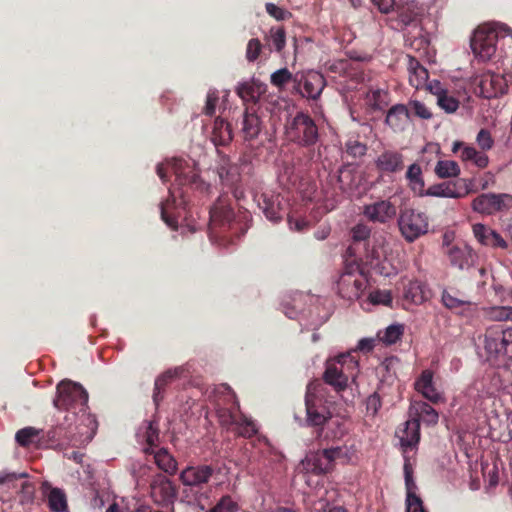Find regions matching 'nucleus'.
I'll use <instances>...</instances> for the list:
<instances>
[{
	"instance_id": "f257e3e1",
	"label": "nucleus",
	"mask_w": 512,
	"mask_h": 512,
	"mask_svg": "<svg viewBox=\"0 0 512 512\" xmlns=\"http://www.w3.org/2000/svg\"><path fill=\"white\" fill-rule=\"evenodd\" d=\"M157 175L163 181H167L168 173L175 175V183L169 189V197L160 204L161 219L165 224H178L173 210L179 205H186L189 202V191L199 194L201 197H208L212 187L199 175L197 164L193 160L173 158L166 163H160L156 168Z\"/></svg>"
},
{
	"instance_id": "f03ea898",
	"label": "nucleus",
	"mask_w": 512,
	"mask_h": 512,
	"mask_svg": "<svg viewBox=\"0 0 512 512\" xmlns=\"http://www.w3.org/2000/svg\"><path fill=\"white\" fill-rule=\"evenodd\" d=\"M53 405L58 410H65V420H90L88 409V393L79 383L62 380L56 387Z\"/></svg>"
},
{
	"instance_id": "7ed1b4c3",
	"label": "nucleus",
	"mask_w": 512,
	"mask_h": 512,
	"mask_svg": "<svg viewBox=\"0 0 512 512\" xmlns=\"http://www.w3.org/2000/svg\"><path fill=\"white\" fill-rule=\"evenodd\" d=\"M285 134L290 142L307 148L309 160H313L320 134L315 120L309 114L297 112L294 117L288 119L285 124Z\"/></svg>"
},
{
	"instance_id": "20e7f679",
	"label": "nucleus",
	"mask_w": 512,
	"mask_h": 512,
	"mask_svg": "<svg viewBox=\"0 0 512 512\" xmlns=\"http://www.w3.org/2000/svg\"><path fill=\"white\" fill-rule=\"evenodd\" d=\"M346 369H358V361L350 353L327 360L323 373L324 383L332 386L337 392L344 391L348 386L349 377L353 376L352 372L347 374Z\"/></svg>"
},
{
	"instance_id": "39448f33",
	"label": "nucleus",
	"mask_w": 512,
	"mask_h": 512,
	"mask_svg": "<svg viewBox=\"0 0 512 512\" xmlns=\"http://www.w3.org/2000/svg\"><path fill=\"white\" fill-rule=\"evenodd\" d=\"M350 238L351 243L346 253L354 262L372 263L373 260L379 259L378 250L375 244H372L369 226H353Z\"/></svg>"
},
{
	"instance_id": "423d86ee",
	"label": "nucleus",
	"mask_w": 512,
	"mask_h": 512,
	"mask_svg": "<svg viewBox=\"0 0 512 512\" xmlns=\"http://www.w3.org/2000/svg\"><path fill=\"white\" fill-rule=\"evenodd\" d=\"M484 349L490 358L512 359V327H488L485 332Z\"/></svg>"
},
{
	"instance_id": "0eeeda50",
	"label": "nucleus",
	"mask_w": 512,
	"mask_h": 512,
	"mask_svg": "<svg viewBox=\"0 0 512 512\" xmlns=\"http://www.w3.org/2000/svg\"><path fill=\"white\" fill-rule=\"evenodd\" d=\"M320 388V383H310L305 395L306 421L313 427H322L332 417L326 403L319 396Z\"/></svg>"
},
{
	"instance_id": "6e6552de",
	"label": "nucleus",
	"mask_w": 512,
	"mask_h": 512,
	"mask_svg": "<svg viewBox=\"0 0 512 512\" xmlns=\"http://www.w3.org/2000/svg\"><path fill=\"white\" fill-rule=\"evenodd\" d=\"M498 37L495 29L479 26L470 40L474 56L480 61H489L496 53Z\"/></svg>"
},
{
	"instance_id": "1a4fd4ad",
	"label": "nucleus",
	"mask_w": 512,
	"mask_h": 512,
	"mask_svg": "<svg viewBox=\"0 0 512 512\" xmlns=\"http://www.w3.org/2000/svg\"><path fill=\"white\" fill-rule=\"evenodd\" d=\"M343 455L344 453L341 447L318 450L307 455L302 465L307 472H311L315 475L326 474L333 470L335 461Z\"/></svg>"
},
{
	"instance_id": "9d476101",
	"label": "nucleus",
	"mask_w": 512,
	"mask_h": 512,
	"mask_svg": "<svg viewBox=\"0 0 512 512\" xmlns=\"http://www.w3.org/2000/svg\"><path fill=\"white\" fill-rule=\"evenodd\" d=\"M81 434L83 432L78 420L66 421L64 417L62 422L47 431L46 438L51 446H74L80 441L78 435Z\"/></svg>"
},
{
	"instance_id": "9b49d317",
	"label": "nucleus",
	"mask_w": 512,
	"mask_h": 512,
	"mask_svg": "<svg viewBox=\"0 0 512 512\" xmlns=\"http://www.w3.org/2000/svg\"><path fill=\"white\" fill-rule=\"evenodd\" d=\"M215 467L211 464L190 465L185 467L179 475V480L191 491L200 492L215 474Z\"/></svg>"
},
{
	"instance_id": "f8f14e48",
	"label": "nucleus",
	"mask_w": 512,
	"mask_h": 512,
	"mask_svg": "<svg viewBox=\"0 0 512 512\" xmlns=\"http://www.w3.org/2000/svg\"><path fill=\"white\" fill-rule=\"evenodd\" d=\"M150 497L159 506L173 505L177 498V489L172 481L163 474L153 475L150 482Z\"/></svg>"
},
{
	"instance_id": "ddd939ff",
	"label": "nucleus",
	"mask_w": 512,
	"mask_h": 512,
	"mask_svg": "<svg viewBox=\"0 0 512 512\" xmlns=\"http://www.w3.org/2000/svg\"><path fill=\"white\" fill-rule=\"evenodd\" d=\"M443 254L448 259L450 266L460 271L469 270L477 259V254L473 249L463 242H457L455 246L446 249Z\"/></svg>"
},
{
	"instance_id": "4468645a",
	"label": "nucleus",
	"mask_w": 512,
	"mask_h": 512,
	"mask_svg": "<svg viewBox=\"0 0 512 512\" xmlns=\"http://www.w3.org/2000/svg\"><path fill=\"white\" fill-rule=\"evenodd\" d=\"M472 206L477 212L492 214L512 207V196L508 194H481L473 200Z\"/></svg>"
},
{
	"instance_id": "2eb2a0df",
	"label": "nucleus",
	"mask_w": 512,
	"mask_h": 512,
	"mask_svg": "<svg viewBox=\"0 0 512 512\" xmlns=\"http://www.w3.org/2000/svg\"><path fill=\"white\" fill-rule=\"evenodd\" d=\"M324 87L323 75L318 72H310L306 76H302L300 80L295 77L293 89L303 97L316 100L320 97Z\"/></svg>"
},
{
	"instance_id": "dca6fc26",
	"label": "nucleus",
	"mask_w": 512,
	"mask_h": 512,
	"mask_svg": "<svg viewBox=\"0 0 512 512\" xmlns=\"http://www.w3.org/2000/svg\"><path fill=\"white\" fill-rule=\"evenodd\" d=\"M478 88L482 97L491 99L506 93L508 84L503 75L488 71L480 76Z\"/></svg>"
},
{
	"instance_id": "f3484780",
	"label": "nucleus",
	"mask_w": 512,
	"mask_h": 512,
	"mask_svg": "<svg viewBox=\"0 0 512 512\" xmlns=\"http://www.w3.org/2000/svg\"><path fill=\"white\" fill-rule=\"evenodd\" d=\"M210 223L209 224H231L236 221L240 224V220H237L236 213L231 206L230 199L227 195H220L215 203L209 210Z\"/></svg>"
},
{
	"instance_id": "a211bd4d",
	"label": "nucleus",
	"mask_w": 512,
	"mask_h": 512,
	"mask_svg": "<svg viewBox=\"0 0 512 512\" xmlns=\"http://www.w3.org/2000/svg\"><path fill=\"white\" fill-rule=\"evenodd\" d=\"M283 198L280 194L263 193L259 201V207L262 209L269 221H281L284 215H287V209L282 205Z\"/></svg>"
},
{
	"instance_id": "6ab92c4d",
	"label": "nucleus",
	"mask_w": 512,
	"mask_h": 512,
	"mask_svg": "<svg viewBox=\"0 0 512 512\" xmlns=\"http://www.w3.org/2000/svg\"><path fill=\"white\" fill-rule=\"evenodd\" d=\"M375 167L383 174L398 173L404 168V156L395 150H384L376 158Z\"/></svg>"
},
{
	"instance_id": "aec40b11",
	"label": "nucleus",
	"mask_w": 512,
	"mask_h": 512,
	"mask_svg": "<svg viewBox=\"0 0 512 512\" xmlns=\"http://www.w3.org/2000/svg\"><path fill=\"white\" fill-rule=\"evenodd\" d=\"M363 213L370 221L385 223L396 215V207L388 200H380L366 205Z\"/></svg>"
},
{
	"instance_id": "412c9836",
	"label": "nucleus",
	"mask_w": 512,
	"mask_h": 512,
	"mask_svg": "<svg viewBox=\"0 0 512 512\" xmlns=\"http://www.w3.org/2000/svg\"><path fill=\"white\" fill-rule=\"evenodd\" d=\"M401 446L405 451L415 448L420 441V424L418 419H409L396 431Z\"/></svg>"
},
{
	"instance_id": "4be33fe9",
	"label": "nucleus",
	"mask_w": 512,
	"mask_h": 512,
	"mask_svg": "<svg viewBox=\"0 0 512 512\" xmlns=\"http://www.w3.org/2000/svg\"><path fill=\"white\" fill-rule=\"evenodd\" d=\"M415 390L423 395L424 398L436 404L443 400L440 392L433 382V372L431 370H423L414 383Z\"/></svg>"
},
{
	"instance_id": "5701e85b",
	"label": "nucleus",
	"mask_w": 512,
	"mask_h": 512,
	"mask_svg": "<svg viewBox=\"0 0 512 512\" xmlns=\"http://www.w3.org/2000/svg\"><path fill=\"white\" fill-rule=\"evenodd\" d=\"M262 130V121L253 106H246L243 113L241 133L245 141L258 137Z\"/></svg>"
},
{
	"instance_id": "b1692460",
	"label": "nucleus",
	"mask_w": 512,
	"mask_h": 512,
	"mask_svg": "<svg viewBox=\"0 0 512 512\" xmlns=\"http://www.w3.org/2000/svg\"><path fill=\"white\" fill-rule=\"evenodd\" d=\"M337 288L342 298L357 299L364 288V281L361 278H355L351 273H344L340 276Z\"/></svg>"
},
{
	"instance_id": "393cba45",
	"label": "nucleus",
	"mask_w": 512,
	"mask_h": 512,
	"mask_svg": "<svg viewBox=\"0 0 512 512\" xmlns=\"http://www.w3.org/2000/svg\"><path fill=\"white\" fill-rule=\"evenodd\" d=\"M235 92L242 99L245 106H248V103L255 105L261 94L264 93V86L260 81L252 79L239 83Z\"/></svg>"
},
{
	"instance_id": "a878e982",
	"label": "nucleus",
	"mask_w": 512,
	"mask_h": 512,
	"mask_svg": "<svg viewBox=\"0 0 512 512\" xmlns=\"http://www.w3.org/2000/svg\"><path fill=\"white\" fill-rule=\"evenodd\" d=\"M411 419H418L426 425H436L439 420L438 412L424 401H415L410 406Z\"/></svg>"
},
{
	"instance_id": "bb28decb",
	"label": "nucleus",
	"mask_w": 512,
	"mask_h": 512,
	"mask_svg": "<svg viewBox=\"0 0 512 512\" xmlns=\"http://www.w3.org/2000/svg\"><path fill=\"white\" fill-rule=\"evenodd\" d=\"M407 58L410 85L416 89L423 88L427 85L429 78L428 70L415 57L407 56Z\"/></svg>"
},
{
	"instance_id": "cd10ccee",
	"label": "nucleus",
	"mask_w": 512,
	"mask_h": 512,
	"mask_svg": "<svg viewBox=\"0 0 512 512\" xmlns=\"http://www.w3.org/2000/svg\"><path fill=\"white\" fill-rule=\"evenodd\" d=\"M184 369L182 367H176L174 369H169L159 375L154 383V391H153V402L156 407L159 406L160 402L163 400V391L165 387L171 383L174 379L180 377L183 373Z\"/></svg>"
},
{
	"instance_id": "c85d7f7f",
	"label": "nucleus",
	"mask_w": 512,
	"mask_h": 512,
	"mask_svg": "<svg viewBox=\"0 0 512 512\" xmlns=\"http://www.w3.org/2000/svg\"><path fill=\"white\" fill-rule=\"evenodd\" d=\"M138 437L141 438L147 447L143 449L144 453L152 454L159 441V427L155 421H145L139 428Z\"/></svg>"
},
{
	"instance_id": "c756f323",
	"label": "nucleus",
	"mask_w": 512,
	"mask_h": 512,
	"mask_svg": "<svg viewBox=\"0 0 512 512\" xmlns=\"http://www.w3.org/2000/svg\"><path fill=\"white\" fill-rule=\"evenodd\" d=\"M409 119L410 111L408 108L404 104H397L388 110L385 122L393 130L400 131L404 129Z\"/></svg>"
},
{
	"instance_id": "7c9ffc66",
	"label": "nucleus",
	"mask_w": 512,
	"mask_h": 512,
	"mask_svg": "<svg viewBox=\"0 0 512 512\" xmlns=\"http://www.w3.org/2000/svg\"><path fill=\"white\" fill-rule=\"evenodd\" d=\"M24 477H26V474L24 473L17 474L0 472V487H5L7 491H18L19 489H21L23 492L27 494H32L34 491V487L30 482L24 481L19 483V481Z\"/></svg>"
},
{
	"instance_id": "2f4dec72",
	"label": "nucleus",
	"mask_w": 512,
	"mask_h": 512,
	"mask_svg": "<svg viewBox=\"0 0 512 512\" xmlns=\"http://www.w3.org/2000/svg\"><path fill=\"white\" fill-rule=\"evenodd\" d=\"M426 286L417 280L409 281L404 287L403 299L409 304L420 305L428 299Z\"/></svg>"
},
{
	"instance_id": "473e14b6",
	"label": "nucleus",
	"mask_w": 512,
	"mask_h": 512,
	"mask_svg": "<svg viewBox=\"0 0 512 512\" xmlns=\"http://www.w3.org/2000/svg\"><path fill=\"white\" fill-rule=\"evenodd\" d=\"M473 232L476 239L485 246L506 248V241L490 226H473Z\"/></svg>"
},
{
	"instance_id": "72a5a7b5",
	"label": "nucleus",
	"mask_w": 512,
	"mask_h": 512,
	"mask_svg": "<svg viewBox=\"0 0 512 512\" xmlns=\"http://www.w3.org/2000/svg\"><path fill=\"white\" fill-rule=\"evenodd\" d=\"M217 173L222 185L228 188L240 184L241 173L239 167L235 164L223 161V163L217 168Z\"/></svg>"
},
{
	"instance_id": "f704fd0d",
	"label": "nucleus",
	"mask_w": 512,
	"mask_h": 512,
	"mask_svg": "<svg viewBox=\"0 0 512 512\" xmlns=\"http://www.w3.org/2000/svg\"><path fill=\"white\" fill-rule=\"evenodd\" d=\"M151 455L154 456V462L160 470L168 475L176 474L178 463L168 449L160 448L157 451L153 450Z\"/></svg>"
},
{
	"instance_id": "c9c22d12",
	"label": "nucleus",
	"mask_w": 512,
	"mask_h": 512,
	"mask_svg": "<svg viewBox=\"0 0 512 512\" xmlns=\"http://www.w3.org/2000/svg\"><path fill=\"white\" fill-rule=\"evenodd\" d=\"M212 140L216 146H225L232 140L231 125L221 118L214 121Z\"/></svg>"
},
{
	"instance_id": "e433bc0d",
	"label": "nucleus",
	"mask_w": 512,
	"mask_h": 512,
	"mask_svg": "<svg viewBox=\"0 0 512 512\" xmlns=\"http://www.w3.org/2000/svg\"><path fill=\"white\" fill-rule=\"evenodd\" d=\"M426 195L435 197L459 198L464 195V192L458 190L457 183L448 181L430 186L426 190Z\"/></svg>"
},
{
	"instance_id": "4c0bfd02",
	"label": "nucleus",
	"mask_w": 512,
	"mask_h": 512,
	"mask_svg": "<svg viewBox=\"0 0 512 512\" xmlns=\"http://www.w3.org/2000/svg\"><path fill=\"white\" fill-rule=\"evenodd\" d=\"M398 19L403 26L417 25L420 21V9L413 0L409 1L406 6L398 5Z\"/></svg>"
},
{
	"instance_id": "58836bf2",
	"label": "nucleus",
	"mask_w": 512,
	"mask_h": 512,
	"mask_svg": "<svg viewBox=\"0 0 512 512\" xmlns=\"http://www.w3.org/2000/svg\"><path fill=\"white\" fill-rule=\"evenodd\" d=\"M357 172L351 169L349 166H343L339 170V175L337 177V181L339 183V187L343 192H353L357 189L359 181L357 180Z\"/></svg>"
},
{
	"instance_id": "ea45409f",
	"label": "nucleus",
	"mask_w": 512,
	"mask_h": 512,
	"mask_svg": "<svg viewBox=\"0 0 512 512\" xmlns=\"http://www.w3.org/2000/svg\"><path fill=\"white\" fill-rule=\"evenodd\" d=\"M48 507L52 512H67L68 503L65 492L60 488H52L47 495Z\"/></svg>"
},
{
	"instance_id": "a19ab883",
	"label": "nucleus",
	"mask_w": 512,
	"mask_h": 512,
	"mask_svg": "<svg viewBox=\"0 0 512 512\" xmlns=\"http://www.w3.org/2000/svg\"><path fill=\"white\" fill-rule=\"evenodd\" d=\"M264 39L270 48L273 47L277 52H281L286 45V31L282 26L271 27Z\"/></svg>"
},
{
	"instance_id": "79ce46f5",
	"label": "nucleus",
	"mask_w": 512,
	"mask_h": 512,
	"mask_svg": "<svg viewBox=\"0 0 512 512\" xmlns=\"http://www.w3.org/2000/svg\"><path fill=\"white\" fill-rule=\"evenodd\" d=\"M404 334L403 324H392L377 333V339L385 345L395 344Z\"/></svg>"
},
{
	"instance_id": "37998d69",
	"label": "nucleus",
	"mask_w": 512,
	"mask_h": 512,
	"mask_svg": "<svg viewBox=\"0 0 512 512\" xmlns=\"http://www.w3.org/2000/svg\"><path fill=\"white\" fill-rule=\"evenodd\" d=\"M441 301L446 308L460 314H463L472 305L471 301L457 298L447 290L442 292Z\"/></svg>"
},
{
	"instance_id": "c03bdc74",
	"label": "nucleus",
	"mask_w": 512,
	"mask_h": 512,
	"mask_svg": "<svg viewBox=\"0 0 512 512\" xmlns=\"http://www.w3.org/2000/svg\"><path fill=\"white\" fill-rule=\"evenodd\" d=\"M484 317L490 321H512V306H491L485 308Z\"/></svg>"
},
{
	"instance_id": "a18cd8bd",
	"label": "nucleus",
	"mask_w": 512,
	"mask_h": 512,
	"mask_svg": "<svg viewBox=\"0 0 512 512\" xmlns=\"http://www.w3.org/2000/svg\"><path fill=\"white\" fill-rule=\"evenodd\" d=\"M235 425L237 434L244 438H251L258 432L256 423L244 414L239 416Z\"/></svg>"
},
{
	"instance_id": "49530a36",
	"label": "nucleus",
	"mask_w": 512,
	"mask_h": 512,
	"mask_svg": "<svg viewBox=\"0 0 512 512\" xmlns=\"http://www.w3.org/2000/svg\"><path fill=\"white\" fill-rule=\"evenodd\" d=\"M435 173L439 178L456 177L460 173V168L455 161L440 160L436 164Z\"/></svg>"
},
{
	"instance_id": "de8ad7c7",
	"label": "nucleus",
	"mask_w": 512,
	"mask_h": 512,
	"mask_svg": "<svg viewBox=\"0 0 512 512\" xmlns=\"http://www.w3.org/2000/svg\"><path fill=\"white\" fill-rule=\"evenodd\" d=\"M239 504L230 495H223L217 503L206 512H237Z\"/></svg>"
},
{
	"instance_id": "09e8293b",
	"label": "nucleus",
	"mask_w": 512,
	"mask_h": 512,
	"mask_svg": "<svg viewBox=\"0 0 512 512\" xmlns=\"http://www.w3.org/2000/svg\"><path fill=\"white\" fill-rule=\"evenodd\" d=\"M40 430L34 427H25L17 431L15 439L17 443L22 447H27L34 442V439L38 437Z\"/></svg>"
},
{
	"instance_id": "8fccbe9b",
	"label": "nucleus",
	"mask_w": 512,
	"mask_h": 512,
	"mask_svg": "<svg viewBox=\"0 0 512 512\" xmlns=\"http://www.w3.org/2000/svg\"><path fill=\"white\" fill-rule=\"evenodd\" d=\"M295 77L287 68H281L273 72L270 76V82L278 89H282L290 81L294 82Z\"/></svg>"
},
{
	"instance_id": "3c124183",
	"label": "nucleus",
	"mask_w": 512,
	"mask_h": 512,
	"mask_svg": "<svg viewBox=\"0 0 512 512\" xmlns=\"http://www.w3.org/2000/svg\"><path fill=\"white\" fill-rule=\"evenodd\" d=\"M407 242H413L428 232L427 226H397Z\"/></svg>"
},
{
	"instance_id": "603ef678",
	"label": "nucleus",
	"mask_w": 512,
	"mask_h": 512,
	"mask_svg": "<svg viewBox=\"0 0 512 512\" xmlns=\"http://www.w3.org/2000/svg\"><path fill=\"white\" fill-rule=\"evenodd\" d=\"M406 178L409 180L413 189H415L417 186L420 189L424 187V181L422 179V170L420 165H418L417 163H413L408 167L406 172Z\"/></svg>"
},
{
	"instance_id": "864d4df0",
	"label": "nucleus",
	"mask_w": 512,
	"mask_h": 512,
	"mask_svg": "<svg viewBox=\"0 0 512 512\" xmlns=\"http://www.w3.org/2000/svg\"><path fill=\"white\" fill-rule=\"evenodd\" d=\"M387 93L382 89L372 90L367 94V100L374 110H381L387 105Z\"/></svg>"
},
{
	"instance_id": "5fc2aeb1",
	"label": "nucleus",
	"mask_w": 512,
	"mask_h": 512,
	"mask_svg": "<svg viewBox=\"0 0 512 512\" xmlns=\"http://www.w3.org/2000/svg\"><path fill=\"white\" fill-rule=\"evenodd\" d=\"M221 226H207V234L209 239L220 246H227L232 243V239L229 238L224 232L220 231Z\"/></svg>"
},
{
	"instance_id": "6e6d98bb",
	"label": "nucleus",
	"mask_w": 512,
	"mask_h": 512,
	"mask_svg": "<svg viewBox=\"0 0 512 512\" xmlns=\"http://www.w3.org/2000/svg\"><path fill=\"white\" fill-rule=\"evenodd\" d=\"M438 106L447 113L455 112L459 107V101L446 91L439 98H437Z\"/></svg>"
},
{
	"instance_id": "4d7b16f0",
	"label": "nucleus",
	"mask_w": 512,
	"mask_h": 512,
	"mask_svg": "<svg viewBox=\"0 0 512 512\" xmlns=\"http://www.w3.org/2000/svg\"><path fill=\"white\" fill-rule=\"evenodd\" d=\"M346 152L353 158H359L366 154V144L360 142L357 139H349L345 144Z\"/></svg>"
},
{
	"instance_id": "13d9d810",
	"label": "nucleus",
	"mask_w": 512,
	"mask_h": 512,
	"mask_svg": "<svg viewBox=\"0 0 512 512\" xmlns=\"http://www.w3.org/2000/svg\"><path fill=\"white\" fill-rule=\"evenodd\" d=\"M263 45L261 41L258 38H252L248 41L247 47H246V59L248 62H255L261 52H262Z\"/></svg>"
},
{
	"instance_id": "bf43d9fd",
	"label": "nucleus",
	"mask_w": 512,
	"mask_h": 512,
	"mask_svg": "<svg viewBox=\"0 0 512 512\" xmlns=\"http://www.w3.org/2000/svg\"><path fill=\"white\" fill-rule=\"evenodd\" d=\"M369 300L373 305L391 306L392 295L388 290H375L369 294Z\"/></svg>"
},
{
	"instance_id": "052dcab7",
	"label": "nucleus",
	"mask_w": 512,
	"mask_h": 512,
	"mask_svg": "<svg viewBox=\"0 0 512 512\" xmlns=\"http://www.w3.org/2000/svg\"><path fill=\"white\" fill-rule=\"evenodd\" d=\"M266 12L273 18H275L278 21H283L291 18L292 14L284 9L281 8L274 3H266L265 5Z\"/></svg>"
},
{
	"instance_id": "680f3d73",
	"label": "nucleus",
	"mask_w": 512,
	"mask_h": 512,
	"mask_svg": "<svg viewBox=\"0 0 512 512\" xmlns=\"http://www.w3.org/2000/svg\"><path fill=\"white\" fill-rule=\"evenodd\" d=\"M382 406V401L379 393L376 391L369 395L366 399V412L372 417L376 416Z\"/></svg>"
},
{
	"instance_id": "e2e57ef3",
	"label": "nucleus",
	"mask_w": 512,
	"mask_h": 512,
	"mask_svg": "<svg viewBox=\"0 0 512 512\" xmlns=\"http://www.w3.org/2000/svg\"><path fill=\"white\" fill-rule=\"evenodd\" d=\"M219 99L218 91L210 89L207 93L206 103L203 108V113L207 116H212L215 113L216 105Z\"/></svg>"
},
{
	"instance_id": "0e129e2a",
	"label": "nucleus",
	"mask_w": 512,
	"mask_h": 512,
	"mask_svg": "<svg viewBox=\"0 0 512 512\" xmlns=\"http://www.w3.org/2000/svg\"><path fill=\"white\" fill-rule=\"evenodd\" d=\"M476 141L483 151L492 149L494 145V139L492 138L490 131L487 129H481L478 132Z\"/></svg>"
},
{
	"instance_id": "69168bd1",
	"label": "nucleus",
	"mask_w": 512,
	"mask_h": 512,
	"mask_svg": "<svg viewBox=\"0 0 512 512\" xmlns=\"http://www.w3.org/2000/svg\"><path fill=\"white\" fill-rule=\"evenodd\" d=\"M217 415L220 423L223 426L235 425L238 418L230 409L227 408H218Z\"/></svg>"
},
{
	"instance_id": "338daca9",
	"label": "nucleus",
	"mask_w": 512,
	"mask_h": 512,
	"mask_svg": "<svg viewBox=\"0 0 512 512\" xmlns=\"http://www.w3.org/2000/svg\"><path fill=\"white\" fill-rule=\"evenodd\" d=\"M410 108L412 113L421 119H430L432 117L430 110L420 101H412L410 103Z\"/></svg>"
},
{
	"instance_id": "774afa93",
	"label": "nucleus",
	"mask_w": 512,
	"mask_h": 512,
	"mask_svg": "<svg viewBox=\"0 0 512 512\" xmlns=\"http://www.w3.org/2000/svg\"><path fill=\"white\" fill-rule=\"evenodd\" d=\"M407 512H425L423 502L416 494H408L406 497Z\"/></svg>"
}]
</instances>
